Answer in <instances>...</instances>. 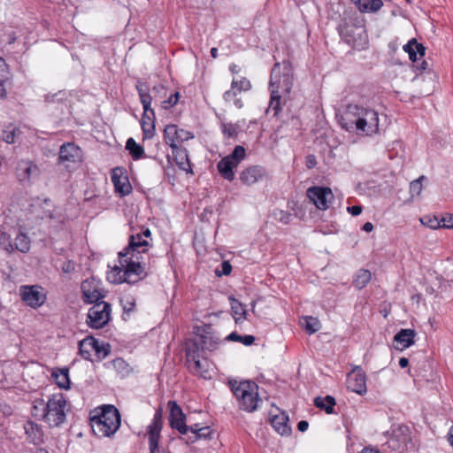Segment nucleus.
Returning a JSON list of instances; mask_svg holds the SVG:
<instances>
[{
    "mask_svg": "<svg viewBox=\"0 0 453 453\" xmlns=\"http://www.w3.org/2000/svg\"><path fill=\"white\" fill-rule=\"evenodd\" d=\"M212 434V430L210 426H203L199 433L196 434V435H188L186 438V443L190 444L197 441L200 439H210Z\"/></svg>",
    "mask_w": 453,
    "mask_h": 453,
    "instance_id": "39",
    "label": "nucleus"
},
{
    "mask_svg": "<svg viewBox=\"0 0 453 453\" xmlns=\"http://www.w3.org/2000/svg\"><path fill=\"white\" fill-rule=\"evenodd\" d=\"M231 88L237 92L248 91L251 88V84L247 78H242L240 81L233 80Z\"/></svg>",
    "mask_w": 453,
    "mask_h": 453,
    "instance_id": "44",
    "label": "nucleus"
},
{
    "mask_svg": "<svg viewBox=\"0 0 453 453\" xmlns=\"http://www.w3.org/2000/svg\"><path fill=\"white\" fill-rule=\"evenodd\" d=\"M22 301L31 308L41 307L46 301L43 288L38 285H24L19 288Z\"/></svg>",
    "mask_w": 453,
    "mask_h": 453,
    "instance_id": "11",
    "label": "nucleus"
},
{
    "mask_svg": "<svg viewBox=\"0 0 453 453\" xmlns=\"http://www.w3.org/2000/svg\"><path fill=\"white\" fill-rule=\"evenodd\" d=\"M236 95H237V91L231 88V89L226 91L224 93L223 97H224L225 101L230 102L234 97L236 96Z\"/></svg>",
    "mask_w": 453,
    "mask_h": 453,
    "instance_id": "59",
    "label": "nucleus"
},
{
    "mask_svg": "<svg viewBox=\"0 0 453 453\" xmlns=\"http://www.w3.org/2000/svg\"><path fill=\"white\" fill-rule=\"evenodd\" d=\"M255 337L253 335H241L240 342L245 346H250L254 343Z\"/></svg>",
    "mask_w": 453,
    "mask_h": 453,
    "instance_id": "58",
    "label": "nucleus"
},
{
    "mask_svg": "<svg viewBox=\"0 0 453 453\" xmlns=\"http://www.w3.org/2000/svg\"><path fill=\"white\" fill-rule=\"evenodd\" d=\"M231 310L233 311V316L236 324L242 323L244 319H246L247 311L244 305L235 297L230 296L228 297Z\"/></svg>",
    "mask_w": 453,
    "mask_h": 453,
    "instance_id": "30",
    "label": "nucleus"
},
{
    "mask_svg": "<svg viewBox=\"0 0 453 453\" xmlns=\"http://www.w3.org/2000/svg\"><path fill=\"white\" fill-rule=\"evenodd\" d=\"M151 244L139 235H130L128 245L119 252V265H115L108 279L115 284L123 282L135 284L146 277L143 254H146Z\"/></svg>",
    "mask_w": 453,
    "mask_h": 453,
    "instance_id": "1",
    "label": "nucleus"
},
{
    "mask_svg": "<svg viewBox=\"0 0 453 453\" xmlns=\"http://www.w3.org/2000/svg\"><path fill=\"white\" fill-rule=\"evenodd\" d=\"M80 155V148L73 143L67 142L60 147L58 158L60 161L76 162Z\"/></svg>",
    "mask_w": 453,
    "mask_h": 453,
    "instance_id": "26",
    "label": "nucleus"
},
{
    "mask_svg": "<svg viewBox=\"0 0 453 453\" xmlns=\"http://www.w3.org/2000/svg\"><path fill=\"white\" fill-rule=\"evenodd\" d=\"M294 81L293 67L289 60L275 63L270 75L271 98L268 111L278 116L281 111V98L289 97Z\"/></svg>",
    "mask_w": 453,
    "mask_h": 453,
    "instance_id": "3",
    "label": "nucleus"
},
{
    "mask_svg": "<svg viewBox=\"0 0 453 453\" xmlns=\"http://www.w3.org/2000/svg\"><path fill=\"white\" fill-rule=\"evenodd\" d=\"M200 358L201 357H196L195 360H191V363H187L188 368L195 375H196V374L202 375L205 372V369H204L203 365L202 364Z\"/></svg>",
    "mask_w": 453,
    "mask_h": 453,
    "instance_id": "48",
    "label": "nucleus"
},
{
    "mask_svg": "<svg viewBox=\"0 0 453 453\" xmlns=\"http://www.w3.org/2000/svg\"><path fill=\"white\" fill-rule=\"evenodd\" d=\"M186 363H191L196 357H202V344L197 337L188 339L185 343Z\"/></svg>",
    "mask_w": 453,
    "mask_h": 453,
    "instance_id": "25",
    "label": "nucleus"
},
{
    "mask_svg": "<svg viewBox=\"0 0 453 453\" xmlns=\"http://www.w3.org/2000/svg\"><path fill=\"white\" fill-rule=\"evenodd\" d=\"M411 442V441L408 426H398L397 427L392 428V432L387 444L392 450L403 452L408 450V445Z\"/></svg>",
    "mask_w": 453,
    "mask_h": 453,
    "instance_id": "12",
    "label": "nucleus"
},
{
    "mask_svg": "<svg viewBox=\"0 0 453 453\" xmlns=\"http://www.w3.org/2000/svg\"><path fill=\"white\" fill-rule=\"evenodd\" d=\"M172 149L173 156L174 161L178 167L187 172L188 173L193 174V171L191 169L190 161L188 157V150L182 146H170Z\"/></svg>",
    "mask_w": 453,
    "mask_h": 453,
    "instance_id": "23",
    "label": "nucleus"
},
{
    "mask_svg": "<svg viewBox=\"0 0 453 453\" xmlns=\"http://www.w3.org/2000/svg\"><path fill=\"white\" fill-rule=\"evenodd\" d=\"M141 127L143 139H150L155 134V120H149L142 117Z\"/></svg>",
    "mask_w": 453,
    "mask_h": 453,
    "instance_id": "38",
    "label": "nucleus"
},
{
    "mask_svg": "<svg viewBox=\"0 0 453 453\" xmlns=\"http://www.w3.org/2000/svg\"><path fill=\"white\" fill-rule=\"evenodd\" d=\"M111 306L109 303L101 301L94 304L88 312L87 323L89 327L100 329L111 319Z\"/></svg>",
    "mask_w": 453,
    "mask_h": 453,
    "instance_id": "9",
    "label": "nucleus"
},
{
    "mask_svg": "<svg viewBox=\"0 0 453 453\" xmlns=\"http://www.w3.org/2000/svg\"><path fill=\"white\" fill-rule=\"evenodd\" d=\"M267 170L261 165H250L240 173V180L244 185H253L264 179L267 178Z\"/></svg>",
    "mask_w": 453,
    "mask_h": 453,
    "instance_id": "18",
    "label": "nucleus"
},
{
    "mask_svg": "<svg viewBox=\"0 0 453 453\" xmlns=\"http://www.w3.org/2000/svg\"><path fill=\"white\" fill-rule=\"evenodd\" d=\"M13 251L19 250L22 253H27L30 250V239L29 237L22 233L19 232L13 241Z\"/></svg>",
    "mask_w": 453,
    "mask_h": 453,
    "instance_id": "35",
    "label": "nucleus"
},
{
    "mask_svg": "<svg viewBox=\"0 0 453 453\" xmlns=\"http://www.w3.org/2000/svg\"><path fill=\"white\" fill-rule=\"evenodd\" d=\"M61 270L63 273L68 274L75 270V264L72 260H66L62 264Z\"/></svg>",
    "mask_w": 453,
    "mask_h": 453,
    "instance_id": "54",
    "label": "nucleus"
},
{
    "mask_svg": "<svg viewBox=\"0 0 453 453\" xmlns=\"http://www.w3.org/2000/svg\"><path fill=\"white\" fill-rule=\"evenodd\" d=\"M383 5L382 0H357V6L362 12H377Z\"/></svg>",
    "mask_w": 453,
    "mask_h": 453,
    "instance_id": "36",
    "label": "nucleus"
},
{
    "mask_svg": "<svg viewBox=\"0 0 453 453\" xmlns=\"http://www.w3.org/2000/svg\"><path fill=\"white\" fill-rule=\"evenodd\" d=\"M420 222L422 225L431 229L442 228L441 219H439L436 216H424L420 219Z\"/></svg>",
    "mask_w": 453,
    "mask_h": 453,
    "instance_id": "41",
    "label": "nucleus"
},
{
    "mask_svg": "<svg viewBox=\"0 0 453 453\" xmlns=\"http://www.w3.org/2000/svg\"><path fill=\"white\" fill-rule=\"evenodd\" d=\"M335 403V399L331 395L318 396L314 399V405L320 410H324L327 414L334 413V407Z\"/></svg>",
    "mask_w": 453,
    "mask_h": 453,
    "instance_id": "34",
    "label": "nucleus"
},
{
    "mask_svg": "<svg viewBox=\"0 0 453 453\" xmlns=\"http://www.w3.org/2000/svg\"><path fill=\"white\" fill-rule=\"evenodd\" d=\"M12 81L9 78L0 79V99L7 97L6 85H11Z\"/></svg>",
    "mask_w": 453,
    "mask_h": 453,
    "instance_id": "52",
    "label": "nucleus"
},
{
    "mask_svg": "<svg viewBox=\"0 0 453 453\" xmlns=\"http://www.w3.org/2000/svg\"><path fill=\"white\" fill-rule=\"evenodd\" d=\"M111 364L113 368L119 373L125 374L129 372V365L123 358H115L111 362Z\"/></svg>",
    "mask_w": 453,
    "mask_h": 453,
    "instance_id": "47",
    "label": "nucleus"
},
{
    "mask_svg": "<svg viewBox=\"0 0 453 453\" xmlns=\"http://www.w3.org/2000/svg\"><path fill=\"white\" fill-rule=\"evenodd\" d=\"M209 329H211V326L208 325L203 327H196L195 333L202 344V350L203 351H213L218 348V345L219 344V338L214 337L211 334H210V332L208 331Z\"/></svg>",
    "mask_w": 453,
    "mask_h": 453,
    "instance_id": "21",
    "label": "nucleus"
},
{
    "mask_svg": "<svg viewBox=\"0 0 453 453\" xmlns=\"http://www.w3.org/2000/svg\"><path fill=\"white\" fill-rule=\"evenodd\" d=\"M89 340L92 342V349L99 360L104 359L111 353V347L109 343L100 342L93 336H89Z\"/></svg>",
    "mask_w": 453,
    "mask_h": 453,
    "instance_id": "31",
    "label": "nucleus"
},
{
    "mask_svg": "<svg viewBox=\"0 0 453 453\" xmlns=\"http://www.w3.org/2000/svg\"><path fill=\"white\" fill-rule=\"evenodd\" d=\"M304 329L309 334H313L320 329L319 320L313 317H304Z\"/></svg>",
    "mask_w": 453,
    "mask_h": 453,
    "instance_id": "42",
    "label": "nucleus"
},
{
    "mask_svg": "<svg viewBox=\"0 0 453 453\" xmlns=\"http://www.w3.org/2000/svg\"><path fill=\"white\" fill-rule=\"evenodd\" d=\"M273 215L275 219L283 224H288L292 218V214L290 212L283 210H275Z\"/></svg>",
    "mask_w": 453,
    "mask_h": 453,
    "instance_id": "50",
    "label": "nucleus"
},
{
    "mask_svg": "<svg viewBox=\"0 0 453 453\" xmlns=\"http://www.w3.org/2000/svg\"><path fill=\"white\" fill-rule=\"evenodd\" d=\"M307 196L319 209L325 211L329 208V204L334 199V195L330 188L313 186L307 189Z\"/></svg>",
    "mask_w": 453,
    "mask_h": 453,
    "instance_id": "13",
    "label": "nucleus"
},
{
    "mask_svg": "<svg viewBox=\"0 0 453 453\" xmlns=\"http://www.w3.org/2000/svg\"><path fill=\"white\" fill-rule=\"evenodd\" d=\"M225 340L228 341V342H240L241 335L239 334H237V332H232L225 338Z\"/></svg>",
    "mask_w": 453,
    "mask_h": 453,
    "instance_id": "61",
    "label": "nucleus"
},
{
    "mask_svg": "<svg viewBox=\"0 0 453 453\" xmlns=\"http://www.w3.org/2000/svg\"><path fill=\"white\" fill-rule=\"evenodd\" d=\"M347 387L349 390L362 395L367 391L366 376L360 368L353 370L347 378Z\"/></svg>",
    "mask_w": 453,
    "mask_h": 453,
    "instance_id": "19",
    "label": "nucleus"
},
{
    "mask_svg": "<svg viewBox=\"0 0 453 453\" xmlns=\"http://www.w3.org/2000/svg\"><path fill=\"white\" fill-rule=\"evenodd\" d=\"M51 377L53 378L55 383L58 385V388L63 389H69L70 388V378H69V368L68 367H63L58 368L55 367L51 371Z\"/></svg>",
    "mask_w": 453,
    "mask_h": 453,
    "instance_id": "27",
    "label": "nucleus"
},
{
    "mask_svg": "<svg viewBox=\"0 0 453 453\" xmlns=\"http://www.w3.org/2000/svg\"><path fill=\"white\" fill-rule=\"evenodd\" d=\"M339 123L346 131L355 130L359 134L370 136L379 132L378 112L359 104H348Z\"/></svg>",
    "mask_w": 453,
    "mask_h": 453,
    "instance_id": "2",
    "label": "nucleus"
},
{
    "mask_svg": "<svg viewBox=\"0 0 453 453\" xmlns=\"http://www.w3.org/2000/svg\"><path fill=\"white\" fill-rule=\"evenodd\" d=\"M163 426V411L162 408L156 410L154 417L148 426V441L150 453H159V440L161 437V430Z\"/></svg>",
    "mask_w": 453,
    "mask_h": 453,
    "instance_id": "10",
    "label": "nucleus"
},
{
    "mask_svg": "<svg viewBox=\"0 0 453 453\" xmlns=\"http://www.w3.org/2000/svg\"><path fill=\"white\" fill-rule=\"evenodd\" d=\"M169 424L173 429L178 430L180 434H187L188 426L186 424V415L182 409L175 401H169Z\"/></svg>",
    "mask_w": 453,
    "mask_h": 453,
    "instance_id": "16",
    "label": "nucleus"
},
{
    "mask_svg": "<svg viewBox=\"0 0 453 453\" xmlns=\"http://www.w3.org/2000/svg\"><path fill=\"white\" fill-rule=\"evenodd\" d=\"M194 137L191 132L179 128L176 125L165 126L164 129V140L169 146H178L177 143L183 142Z\"/></svg>",
    "mask_w": 453,
    "mask_h": 453,
    "instance_id": "17",
    "label": "nucleus"
},
{
    "mask_svg": "<svg viewBox=\"0 0 453 453\" xmlns=\"http://www.w3.org/2000/svg\"><path fill=\"white\" fill-rule=\"evenodd\" d=\"M305 165H306L308 169L314 168L316 166V165H317L316 157L314 155H308L305 157Z\"/></svg>",
    "mask_w": 453,
    "mask_h": 453,
    "instance_id": "57",
    "label": "nucleus"
},
{
    "mask_svg": "<svg viewBox=\"0 0 453 453\" xmlns=\"http://www.w3.org/2000/svg\"><path fill=\"white\" fill-rule=\"evenodd\" d=\"M347 211L353 216H358L362 212V207L360 205L349 206Z\"/></svg>",
    "mask_w": 453,
    "mask_h": 453,
    "instance_id": "60",
    "label": "nucleus"
},
{
    "mask_svg": "<svg viewBox=\"0 0 453 453\" xmlns=\"http://www.w3.org/2000/svg\"><path fill=\"white\" fill-rule=\"evenodd\" d=\"M111 181L114 185L116 193H118L120 197L129 195L133 190L127 176L123 175L122 171L119 168L112 170Z\"/></svg>",
    "mask_w": 453,
    "mask_h": 453,
    "instance_id": "20",
    "label": "nucleus"
},
{
    "mask_svg": "<svg viewBox=\"0 0 453 453\" xmlns=\"http://www.w3.org/2000/svg\"><path fill=\"white\" fill-rule=\"evenodd\" d=\"M245 157L246 150L244 147L235 146L232 153L221 158L218 163L217 168L220 176L228 181H233L235 178L234 170L238 167Z\"/></svg>",
    "mask_w": 453,
    "mask_h": 453,
    "instance_id": "8",
    "label": "nucleus"
},
{
    "mask_svg": "<svg viewBox=\"0 0 453 453\" xmlns=\"http://www.w3.org/2000/svg\"><path fill=\"white\" fill-rule=\"evenodd\" d=\"M203 426H200L199 424H194V425H191V426H188V429H187V434H185L187 437L188 435H196V434L199 433L200 429L202 428Z\"/></svg>",
    "mask_w": 453,
    "mask_h": 453,
    "instance_id": "56",
    "label": "nucleus"
},
{
    "mask_svg": "<svg viewBox=\"0 0 453 453\" xmlns=\"http://www.w3.org/2000/svg\"><path fill=\"white\" fill-rule=\"evenodd\" d=\"M336 29L342 40L352 47H364L367 43L365 27L351 19H341Z\"/></svg>",
    "mask_w": 453,
    "mask_h": 453,
    "instance_id": "7",
    "label": "nucleus"
},
{
    "mask_svg": "<svg viewBox=\"0 0 453 453\" xmlns=\"http://www.w3.org/2000/svg\"><path fill=\"white\" fill-rule=\"evenodd\" d=\"M359 453H381L379 449L365 447Z\"/></svg>",
    "mask_w": 453,
    "mask_h": 453,
    "instance_id": "64",
    "label": "nucleus"
},
{
    "mask_svg": "<svg viewBox=\"0 0 453 453\" xmlns=\"http://www.w3.org/2000/svg\"><path fill=\"white\" fill-rule=\"evenodd\" d=\"M425 176H420L418 179L411 181L410 183V192L411 196H419L422 192L423 187H422V180H425Z\"/></svg>",
    "mask_w": 453,
    "mask_h": 453,
    "instance_id": "49",
    "label": "nucleus"
},
{
    "mask_svg": "<svg viewBox=\"0 0 453 453\" xmlns=\"http://www.w3.org/2000/svg\"><path fill=\"white\" fill-rule=\"evenodd\" d=\"M90 349H92V342L89 340V336L79 342V353L82 358L90 360Z\"/></svg>",
    "mask_w": 453,
    "mask_h": 453,
    "instance_id": "40",
    "label": "nucleus"
},
{
    "mask_svg": "<svg viewBox=\"0 0 453 453\" xmlns=\"http://www.w3.org/2000/svg\"><path fill=\"white\" fill-rule=\"evenodd\" d=\"M24 429H25L26 434L29 438H31L32 441L35 443L36 433H40L39 426L33 421H27L24 426Z\"/></svg>",
    "mask_w": 453,
    "mask_h": 453,
    "instance_id": "46",
    "label": "nucleus"
},
{
    "mask_svg": "<svg viewBox=\"0 0 453 453\" xmlns=\"http://www.w3.org/2000/svg\"><path fill=\"white\" fill-rule=\"evenodd\" d=\"M372 274L369 270L359 269L353 276L352 284L357 289L364 288L371 280Z\"/></svg>",
    "mask_w": 453,
    "mask_h": 453,
    "instance_id": "32",
    "label": "nucleus"
},
{
    "mask_svg": "<svg viewBox=\"0 0 453 453\" xmlns=\"http://www.w3.org/2000/svg\"><path fill=\"white\" fill-rule=\"evenodd\" d=\"M442 228H453V214L441 218Z\"/></svg>",
    "mask_w": 453,
    "mask_h": 453,
    "instance_id": "55",
    "label": "nucleus"
},
{
    "mask_svg": "<svg viewBox=\"0 0 453 453\" xmlns=\"http://www.w3.org/2000/svg\"><path fill=\"white\" fill-rule=\"evenodd\" d=\"M67 400L62 393L53 394L48 400L34 401V416L46 423L50 428L61 427L66 421Z\"/></svg>",
    "mask_w": 453,
    "mask_h": 453,
    "instance_id": "4",
    "label": "nucleus"
},
{
    "mask_svg": "<svg viewBox=\"0 0 453 453\" xmlns=\"http://www.w3.org/2000/svg\"><path fill=\"white\" fill-rule=\"evenodd\" d=\"M18 176L20 181L29 180L39 175V168L29 160H22L18 164Z\"/></svg>",
    "mask_w": 453,
    "mask_h": 453,
    "instance_id": "24",
    "label": "nucleus"
},
{
    "mask_svg": "<svg viewBox=\"0 0 453 453\" xmlns=\"http://www.w3.org/2000/svg\"><path fill=\"white\" fill-rule=\"evenodd\" d=\"M179 98H180L179 92H175L174 94H172L167 100H165L162 102V107L166 110L173 107L177 104Z\"/></svg>",
    "mask_w": 453,
    "mask_h": 453,
    "instance_id": "51",
    "label": "nucleus"
},
{
    "mask_svg": "<svg viewBox=\"0 0 453 453\" xmlns=\"http://www.w3.org/2000/svg\"><path fill=\"white\" fill-rule=\"evenodd\" d=\"M403 49L406 53H408L410 60H411L413 63L417 62L418 55L422 58L426 53V47L422 43L418 42L415 38L410 40Z\"/></svg>",
    "mask_w": 453,
    "mask_h": 453,
    "instance_id": "28",
    "label": "nucleus"
},
{
    "mask_svg": "<svg viewBox=\"0 0 453 453\" xmlns=\"http://www.w3.org/2000/svg\"><path fill=\"white\" fill-rule=\"evenodd\" d=\"M288 421V415L285 411H280L279 414H275L270 418V424L273 429L282 436H289L292 433Z\"/></svg>",
    "mask_w": 453,
    "mask_h": 453,
    "instance_id": "22",
    "label": "nucleus"
},
{
    "mask_svg": "<svg viewBox=\"0 0 453 453\" xmlns=\"http://www.w3.org/2000/svg\"><path fill=\"white\" fill-rule=\"evenodd\" d=\"M228 387L235 396L240 410L247 412H254L257 410L262 399L258 395V386L256 382L229 380Z\"/></svg>",
    "mask_w": 453,
    "mask_h": 453,
    "instance_id": "6",
    "label": "nucleus"
},
{
    "mask_svg": "<svg viewBox=\"0 0 453 453\" xmlns=\"http://www.w3.org/2000/svg\"><path fill=\"white\" fill-rule=\"evenodd\" d=\"M239 126L233 123H222L221 131L223 134L228 138L236 137L239 133Z\"/></svg>",
    "mask_w": 453,
    "mask_h": 453,
    "instance_id": "43",
    "label": "nucleus"
},
{
    "mask_svg": "<svg viewBox=\"0 0 453 453\" xmlns=\"http://www.w3.org/2000/svg\"><path fill=\"white\" fill-rule=\"evenodd\" d=\"M232 272V265L231 264L228 262V261H223L221 263V271L219 272L218 270H216V274L218 276H222V275H229Z\"/></svg>",
    "mask_w": 453,
    "mask_h": 453,
    "instance_id": "53",
    "label": "nucleus"
},
{
    "mask_svg": "<svg viewBox=\"0 0 453 453\" xmlns=\"http://www.w3.org/2000/svg\"><path fill=\"white\" fill-rule=\"evenodd\" d=\"M126 150H128L134 160H139L146 157L143 147L137 143L132 137L127 139L126 142Z\"/></svg>",
    "mask_w": 453,
    "mask_h": 453,
    "instance_id": "33",
    "label": "nucleus"
},
{
    "mask_svg": "<svg viewBox=\"0 0 453 453\" xmlns=\"http://www.w3.org/2000/svg\"><path fill=\"white\" fill-rule=\"evenodd\" d=\"M308 427L309 423L306 420H301L297 424V429L302 433L305 432L308 429Z\"/></svg>",
    "mask_w": 453,
    "mask_h": 453,
    "instance_id": "62",
    "label": "nucleus"
},
{
    "mask_svg": "<svg viewBox=\"0 0 453 453\" xmlns=\"http://www.w3.org/2000/svg\"><path fill=\"white\" fill-rule=\"evenodd\" d=\"M20 130L18 127H13L12 129H5L3 130L2 138L3 140L8 143L12 144L15 142V139L18 135H19Z\"/></svg>",
    "mask_w": 453,
    "mask_h": 453,
    "instance_id": "45",
    "label": "nucleus"
},
{
    "mask_svg": "<svg viewBox=\"0 0 453 453\" xmlns=\"http://www.w3.org/2000/svg\"><path fill=\"white\" fill-rule=\"evenodd\" d=\"M413 67L416 70L426 71V69H428V63L423 60L420 64L417 63L416 65H414Z\"/></svg>",
    "mask_w": 453,
    "mask_h": 453,
    "instance_id": "63",
    "label": "nucleus"
},
{
    "mask_svg": "<svg viewBox=\"0 0 453 453\" xmlns=\"http://www.w3.org/2000/svg\"><path fill=\"white\" fill-rule=\"evenodd\" d=\"M121 417L113 405H103L100 411L90 417V426L94 434L99 438L112 437L119 430Z\"/></svg>",
    "mask_w": 453,
    "mask_h": 453,
    "instance_id": "5",
    "label": "nucleus"
},
{
    "mask_svg": "<svg viewBox=\"0 0 453 453\" xmlns=\"http://www.w3.org/2000/svg\"><path fill=\"white\" fill-rule=\"evenodd\" d=\"M416 334H417L413 329H401L397 334H395L394 341L397 344L401 345L402 349H407L414 344V338Z\"/></svg>",
    "mask_w": 453,
    "mask_h": 453,
    "instance_id": "29",
    "label": "nucleus"
},
{
    "mask_svg": "<svg viewBox=\"0 0 453 453\" xmlns=\"http://www.w3.org/2000/svg\"><path fill=\"white\" fill-rule=\"evenodd\" d=\"M81 293L83 302L86 303H100L105 297V291L100 287V283L95 279L82 281Z\"/></svg>",
    "mask_w": 453,
    "mask_h": 453,
    "instance_id": "14",
    "label": "nucleus"
},
{
    "mask_svg": "<svg viewBox=\"0 0 453 453\" xmlns=\"http://www.w3.org/2000/svg\"><path fill=\"white\" fill-rule=\"evenodd\" d=\"M135 88L140 97L141 104H142L143 119L149 120H155V111L151 108L152 96L150 94V87L147 82L138 80L135 84Z\"/></svg>",
    "mask_w": 453,
    "mask_h": 453,
    "instance_id": "15",
    "label": "nucleus"
},
{
    "mask_svg": "<svg viewBox=\"0 0 453 453\" xmlns=\"http://www.w3.org/2000/svg\"><path fill=\"white\" fill-rule=\"evenodd\" d=\"M12 235L5 231V226H0V247L8 253L13 252Z\"/></svg>",
    "mask_w": 453,
    "mask_h": 453,
    "instance_id": "37",
    "label": "nucleus"
}]
</instances>
